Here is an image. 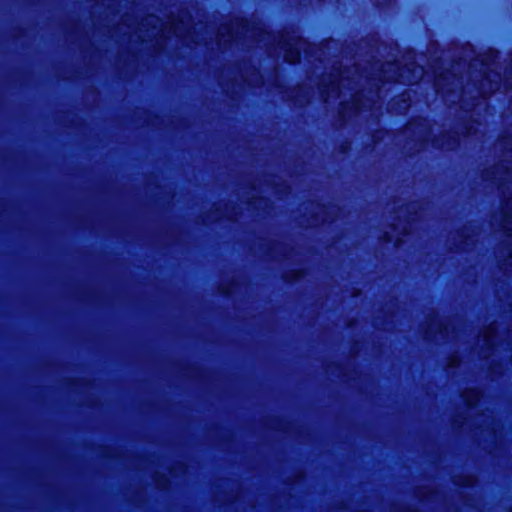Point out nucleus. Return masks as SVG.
<instances>
[{"instance_id": "nucleus-1", "label": "nucleus", "mask_w": 512, "mask_h": 512, "mask_svg": "<svg viewBox=\"0 0 512 512\" xmlns=\"http://www.w3.org/2000/svg\"><path fill=\"white\" fill-rule=\"evenodd\" d=\"M424 76V68L414 61L404 66L397 62H386L380 65L377 79L382 82H394L412 85L418 83Z\"/></svg>"}, {"instance_id": "nucleus-2", "label": "nucleus", "mask_w": 512, "mask_h": 512, "mask_svg": "<svg viewBox=\"0 0 512 512\" xmlns=\"http://www.w3.org/2000/svg\"><path fill=\"white\" fill-rule=\"evenodd\" d=\"M276 45L283 51L284 60L291 64L298 63L302 53L305 58H310L320 50L319 46L307 42L298 35H290L286 32L278 34Z\"/></svg>"}, {"instance_id": "nucleus-3", "label": "nucleus", "mask_w": 512, "mask_h": 512, "mask_svg": "<svg viewBox=\"0 0 512 512\" xmlns=\"http://www.w3.org/2000/svg\"><path fill=\"white\" fill-rule=\"evenodd\" d=\"M138 30L140 32H147L153 37L167 38L170 35L179 36L178 24L172 19L163 23L159 18L154 15H149L143 18L138 23Z\"/></svg>"}, {"instance_id": "nucleus-4", "label": "nucleus", "mask_w": 512, "mask_h": 512, "mask_svg": "<svg viewBox=\"0 0 512 512\" xmlns=\"http://www.w3.org/2000/svg\"><path fill=\"white\" fill-rule=\"evenodd\" d=\"M346 78L338 68L335 69L327 79L323 78L319 85L321 98L325 103L330 99H338L341 96L342 88L345 87Z\"/></svg>"}, {"instance_id": "nucleus-5", "label": "nucleus", "mask_w": 512, "mask_h": 512, "mask_svg": "<svg viewBox=\"0 0 512 512\" xmlns=\"http://www.w3.org/2000/svg\"><path fill=\"white\" fill-rule=\"evenodd\" d=\"M450 76H452V75L449 71H446L444 73H440L439 75H436L434 87H435L437 94H440L443 97H445L450 92H454V87H450V86H454V82L455 81L460 82V80L456 79V77L453 76L452 77L453 79L450 82L449 81Z\"/></svg>"}, {"instance_id": "nucleus-6", "label": "nucleus", "mask_w": 512, "mask_h": 512, "mask_svg": "<svg viewBox=\"0 0 512 512\" xmlns=\"http://www.w3.org/2000/svg\"><path fill=\"white\" fill-rule=\"evenodd\" d=\"M366 107L367 106L362 102V93L357 91L352 95L350 102H341L340 114L343 117L347 113L357 114Z\"/></svg>"}, {"instance_id": "nucleus-7", "label": "nucleus", "mask_w": 512, "mask_h": 512, "mask_svg": "<svg viewBox=\"0 0 512 512\" xmlns=\"http://www.w3.org/2000/svg\"><path fill=\"white\" fill-rule=\"evenodd\" d=\"M501 212L503 214L501 223L502 229L507 236L512 237V197L503 201Z\"/></svg>"}, {"instance_id": "nucleus-8", "label": "nucleus", "mask_w": 512, "mask_h": 512, "mask_svg": "<svg viewBox=\"0 0 512 512\" xmlns=\"http://www.w3.org/2000/svg\"><path fill=\"white\" fill-rule=\"evenodd\" d=\"M234 26H241L242 28H244L246 26V23L244 21H231L230 23H224V24H221L220 28H219V31H218V35H217V38H218V42H227L229 44H232V42L234 41V34H233V28Z\"/></svg>"}, {"instance_id": "nucleus-9", "label": "nucleus", "mask_w": 512, "mask_h": 512, "mask_svg": "<svg viewBox=\"0 0 512 512\" xmlns=\"http://www.w3.org/2000/svg\"><path fill=\"white\" fill-rule=\"evenodd\" d=\"M461 397L468 407H474L481 399V392L476 388H467L461 392Z\"/></svg>"}, {"instance_id": "nucleus-10", "label": "nucleus", "mask_w": 512, "mask_h": 512, "mask_svg": "<svg viewBox=\"0 0 512 512\" xmlns=\"http://www.w3.org/2000/svg\"><path fill=\"white\" fill-rule=\"evenodd\" d=\"M496 334L497 327L495 323L489 324L482 330L483 341L488 348H493Z\"/></svg>"}, {"instance_id": "nucleus-11", "label": "nucleus", "mask_w": 512, "mask_h": 512, "mask_svg": "<svg viewBox=\"0 0 512 512\" xmlns=\"http://www.w3.org/2000/svg\"><path fill=\"white\" fill-rule=\"evenodd\" d=\"M394 102L397 104L403 103V110H407L410 107V98L406 95V93H402L398 97L394 99Z\"/></svg>"}, {"instance_id": "nucleus-12", "label": "nucleus", "mask_w": 512, "mask_h": 512, "mask_svg": "<svg viewBox=\"0 0 512 512\" xmlns=\"http://www.w3.org/2000/svg\"><path fill=\"white\" fill-rule=\"evenodd\" d=\"M498 89H499V87H498V86H497V87H495V88H492V87H491L489 91H484V90H482V89H481V90L479 91V94H480V96H481L484 100H486V99L490 96V94H491V93H493L495 90H498Z\"/></svg>"}, {"instance_id": "nucleus-13", "label": "nucleus", "mask_w": 512, "mask_h": 512, "mask_svg": "<svg viewBox=\"0 0 512 512\" xmlns=\"http://www.w3.org/2000/svg\"><path fill=\"white\" fill-rule=\"evenodd\" d=\"M459 364V358L455 355L451 356L448 360L449 367H456Z\"/></svg>"}, {"instance_id": "nucleus-14", "label": "nucleus", "mask_w": 512, "mask_h": 512, "mask_svg": "<svg viewBox=\"0 0 512 512\" xmlns=\"http://www.w3.org/2000/svg\"><path fill=\"white\" fill-rule=\"evenodd\" d=\"M377 1H378V5H383L386 3H390L392 0H377Z\"/></svg>"}, {"instance_id": "nucleus-15", "label": "nucleus", "mask_w": 512, "mask_h": 512, "mask_svg": "<svg viewBox=\"0 0 512 512\" xmlns=\"http://www.w3.org/2000/svg\"><path fill=\"white\" fill-rule=\"evenodd\" d=\"M384 240L387 241V242H390L392 241V237L388 235V233H385L384 234Z\"/></svg>"}, {"instance_id": "nucleus-16", "label": "nucleus", "mask_w": 512, "mask_h": 512, "mask_svg": "<svg viewBox=\"0 0 512 512\" xmlns=\"http://www.w3.org/2000/svg\"><path fill=\"white\" fill-rule=\"evenodd\" d=\"M488 80V76L487 75H484L483 79H482V82L484 81H487ZM483 85V83H481V86Z\"/></svg>"}, {"instance_id": "nucleus-17", "label": "nucleus", "mask_w": 512, "mask_h": 512, "mask_svg": "<svg viewBox=\"0 0 512 512\" xmlns=\"http://www.w3.org/2000/svg\"><path fill=\"white\" fill-rule=\"evenodd\" d=\"M350 84H356V81H355V79H354V78L349 82V85H350Z\"/></svg>"}]
</instances>
